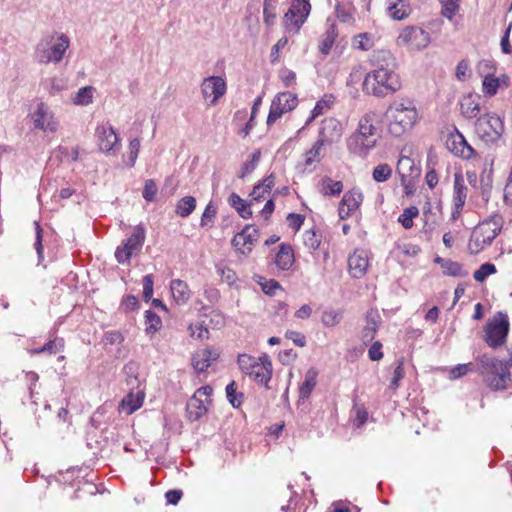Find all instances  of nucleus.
Wrapping results in <instances>:
<instances>
[{"label": "nucleus", "instance_id": "9b49d317", "mask_svg": "<svg viewBox=\"0 0 512 512\" xmlns=\"http://www.w3.org/2000/svg\"><path fill=\"white\" fill-rule=\"evenodd\" d=\"M430 42L429 33L420 27L407 26L399 34L397 44L411 50H421Z\"/></svg>", "mask_w": 512, "mask_h": 512}, {"label": "nucleus", "instance_id": "20e7f679", "mask_svg": "<svg viewBox=\"0 0 512 512\" xmlns=\"http://www.w3.org/2000/svg\"><path fill=\"white\" fill-rule=\"evenodd\" d=\"M401 88V81L395 71L372 70L364 78L363 90L376 97L394 94Z\"/></svg>", "mask_w": 512, "mask_h": 512}, {"label": "nucleus", "instance_id": "f8f14e48", "mask_svg": "<svg viewBox=\"0 0 512 512\" xmlns=\"http://www.w3.org/2000/svg\"><path fill=\"white\" fill-rule=\"evenodd\" d=\"M297 104L298 99L295 94H292L291 92L278 93L272 100L267 117V125L271 126L274 124L283 114L296 108Z\"/></svg>", "mask_w": 512, "mask_h": 512}, {"label": "nucleus", "instance_id": "3c124183", "mask_svg": "<svg viewBox=\"0 0 512 512\" xmlns=\"http://www.w3.org/2000/svg\"><path fill=\"white\" fill-rule=\"evenodd\" d=\"M259 160L260 151H255L254 153H252L251 159L243 164L241 173L239 174V178H244L250 173H252L256 169Z\"/></svg>", "mask_w": 512, "mask_h": 512}, {"label": "nucleus", "instance_id": "f257e3e1", "mask_svg": "<svg viewBox=\"0 0 512 512\" xmlns=\"http://www.w3.org/2000/svg\"><path fill=\"white\" fill-rule=\"evenodd\" d=\"M512 359H500L483 353L475 357V372L492 391H503L512 386Z\"/></svg>", "mask_w": 512, "mask_h": 512}, {"label": "nucleus", "instance_id": "09e8293b", "mask_svg": "<svg viewBox=\"0 0 512 512\" xmlns=\"http://www.w3.org/2000/svg\"><path fill=\"white\" fill-rule=\"evenodd\" d=\"M226 396H227L228 401L230 402V404L233 407H239L242 404L243 394L242 393H239V394L236 393V383H235V381L230 382L226 386Z\"/></svg>", "mask_w": 512, "mask_h": 512}, {"label": "nucleus", "instance_id": "1a4fd4ad", "mask_svg": "<svg viewBox=\"0 0 512 512\" xmlns=\"http://www.w3.org/2000/svg\"><path fill=\"white\" fill-rule=\"evenodd\" d=\"M475 132L486 144L496 143L504 132V125L499 116L486 113L475 122Z\"/></svg>", "mask_w": 512, "mask_h": 512}, {"label": "nucleus", "instance_id": "473e14b6", "mask_svg": "<svg viewBox=\"0 0 512 512\" xmlns=\"http://www.w3.org/2000/svg\"><path fill=\"white\" fill-rule=\"evenodd\" d=\"M320 193L325 196H337L343 190L341 181H334L330 177H324L320 182Z\"/></svg>", "mask_w": 512, "mask_h": 512}, {"label": "nucleus", "instance_id": "f704fd0d", "mask_svg": "<svg viewBox=\"0 0 512 512\" xmlns=\"http://www.w3.org/2000/svg\"><path fill=\"white\" fill-rule=\"evenodd\" d=\"M196 204L193 196H185L177 202L175 212L178 216L186 218L195 210Z\"/></svg>", "mask_w": 512, "mask_h": 512}, {"label": "nucleus", "instance_id": "ea45409f", "mask_svg": "<svg viewBox=\"0 0 512 512\" xmlns=\"http://www.w3.org/2000/svg\"><path fill=\"white\" fill-rule=\"evenodd\" d=\"M146 333H155L161 326V318L151 310L145 312Z\"/></svg>", "mask_w": 512, "mask_h": 512}, {"label": "nucleus", "instance_id": "5701e85b", "mask_svg": "<svg viewBox=\"0 0 512 512\" xmlns=\"http://www.w3.org/2000/svg\"><path fill=\"white\" fill-rule=\"evenodd\" d=\"M481 97L477 94H467L460 100V110L463 117L473 119L480 113Z\"/></svg>", "mask_w": 512, "mask_h": 512}, {"label": "nucleus", "instance_id": "7ed1b4c3", "mask_svg": "<svg viewBox=\"0 0 512 512\" xmlns=\"http://www.w3.org/2000/svg\"><path fill=\"white\" fill-rule=\"evenodd\" d=\"M388 120V131L391 135L399 137L410 130L415 124L418 113L412 101H394L385 113Z\"/></svg>", "mask_w": 512, "mask_h": 512}, {"label": "nucleus", "instance_id": "58836bf2", "mask_svg": "<svg viewBox=\"0 0 512 512\" xmlns=\"http://www.w3.org/2000/svg\"><path fill=\"white\" fill-rule=\"evenodd\" d=\"M303 243L309 250L315 251L321 244V234L313 229L307 230L303 233Z\"/></svg>", "mask_w": 512, "mask_h": 512}, {"label": "nucleus", "instance_id": "4be33fe9", "mask_svg": "<svg viewBox=\"0 0 512 512\" xmlns=\"http://www.w3.org/2000/svg\"><path fill=\"white\" fill-rule=\"evenodd\" d=\"M368 266V253L363 249H356L348 258L349 273L354 278L363 277Z\"/></svg>", "mask_w": 512, "mask_h": 512}, {"label": "nucleus", "instance_id": "8fccbe9b", "mask_svg": "<svg viewBox=\"0 0 512 512\" xmlns=\"http://www.w3.org/2000/svg\"><path fill=\"white\" fill-rule=\"evenodd\" d=\"M341 319L342 315L340 312L336 310H326L322 314L321 322L326 327H334L341 321Z\"/></svg>", "mask_w": 512, "mask_h": 512}, {"label": "nucleus", "instance_id": "39448f33", "mask_svg": "<svg viewBox=\"0 0 512 512\" xmlns=\"http://www.w3.org/2000/svg\"><path fill=\"white\" fill-rule=\"evenodd\" d=\"M503 219L500 215H492L482 223L478 224L468 243L470 253L477 254L489 246L501 231Z\"/></svg>", "mask_w": 512, "mask_h": 512}, {"label": "nucleus", "instance_id": "c9c22d12", "mask_svg": "<svg viewBox=\"0 0 512 512\" xmlns=\"http://www.w3.org/2000/svg\"><path fill=\"white\" fill-rule=\"evenodd\" d=\"M439 3L441 5L440 14L452 21L460 10V0H439Z\"/></svg>", "mask_w": 512, "mask_h": 512}, {"label": "nucleus", "instance_id": "6e6552de", "mask_svg": "<svg viewBox=\"0 0 512 512\" xmlns=\"http://www.w3.org/2000/svg\"><path fill=\"white\" fill-rule=\"evenodd\" d=\"M69 44V38L65 34H61L56 40L53 37L43 39L37 45L36 58L39 63H58L62 60Z\"/></svg>", "mask_w": 512, "mask_h": 512}, {"label": "nucleus", "instance_id": "2eb2a0df", "mask_svg": "<svg viewBox=\"0 0 512 512\" xmlns=\"http://www.w3.org/2000/svg\"><path fill=\"white\" fill-rule=\"evenodd\" d=\"M342 134L343 127L340 121L333 117L325 118L321 122L317 140L325 145H332L341 140Z\"/></svg>", "mask_w": 512, "mask_h": 512}, {"label": "nucleus", "instance_id": "9d476101", "mask_svg": "<svg viewBox=\"0 0 512 512\" xmlns=\"http://www.w3.org/2000/svg\"><path fill=\"white\" fill-rule=\"evenodd\" d=\"M145 241V229L142 225L134 227L131 236L116 249L115 257L119 263H127L132 255L137 254Z\"/></svg>", "mask_w": 512, "mask_h": 512}, {"label": "nucleus", "instance_id": "37998d69", "mask_svg": "<svg viewBox=\"0 0 512 512\" xmlns=\"http://www.w3.org/2000/svg\"><path fill=\"white\" fill-rule=\"evenodd\" d=\"M391 175L392 168L386 163L377 165L372 172L373 180L378 183L387 181Z\"/></svg>", "mask_w": 512, "mask_h": 512}, {"label": "nucleus", "instance_id": "aec40b11", "mask_svg": "<svg viewBox=\"0 0 512 512\" xmlns=\"http://www.w3.org/2000/svg\"><path fill=\"white\" fill-rule=\"evenodd\" d=\"M203 97L207 100L211 98L210 104L214 105L220 97L226 92V83L222 77L210 76L203 80L201 84Z\"/></svg>", "mask_w": 512, "mask_h": 512}, {"label": "nucleus", "instance_id": "393cba45", "mask_svg": "<svg viewBox=\"0 0 512 512\" xmlns=\"http://www.w3.org/2000/svg\"><path fill=\"white\" fill-rule=\"evenodd\" d=\"M219 354L213 349H203L196 352L192 358V365L194 369L198 372L205 371L210 365L212 361L217 360Z\"/></svg>", "mask_w": 512, "mask_h": 512}, {"label": "nucleus", "instance_id": "6ab92c4d", "mask_svg": "<svg viewBox=\"0 0 512 512\" xmlns=\"http://www.w3.org/2000/svg\"><path fill=\"white\" fill-rule=\"evenodd\" d=\"M259 238V231L252 225H247L237 233L232 239V245L243 255H248L253 248L255 242Z\"/></svg>", "mask_w": 512, "mask_h": 512}, {"label": "nucleus", "instance_id": "2f4dec72", "mask_svg": "<svg viewBox=\"0 0 512 512\" xmlns=\"http://www.w3.org/2000/svg\"><path fill=\"white\" fill-rule=\"evenodd\" d=\"M338 36V31L336 29V25L334 23L330 24L326 32L323 34L322 39L319 44V50L322 54L328 55L336 38Z\"/></svg>", "mask_w": 512, "mask_h": 512}, {"label": "nucleus", "instance_id": "c756f323", "mask_svg": "<svg viewBox=\"0 0 512 512\" xmlns=\"http://www.w3.org/2000/svg\"><path fill=\"white\" fill-rule=\"evenodd\" d=\"M170 290L174 301L178 305L187 303L190 299V290L186 282L180 279H174L170 283Z\"/></svg>", "mask_w": 512, "mask_h": 512}, {"label": "nucleus", "instance_id": "a18cd8bd", "mask_svg": "<svg viewBox=\"0 0 512 512\" xmlns=\"http://www.w3.org/2000/svg\"><path fill=\"white\" fill-rule=\"evenodd\" d=\"M499 85L500 83L498 78L492 75H486L482 82L483 92L486 96L492 97L497 93Z\"/></svg>", "mask_w": 512, "mask_h": 512}, {"label": "nucleus", "instance_id": "f3484780", "mask_svg": "<svg viewBox=\"0 0 512 512\" xmlns=\"http://www.w3.org/2000/svg\"><path fill=\"white\" fill-rule=\"evenodd\" d=\"M446 146L451 153L463 159H471L475 154V150L456 128L449 134Z\"/></svg>", "mask_w": 512, "mask_h": 512}, {"label": "nucleus", "instance_id": "0e129e2a", "mask_svg": "<svg viewBox=\"0 0 512 512\" xmlns=\"http://www.w3.org/2000/svg\"><path fill=\"white\" fill-rule=\"evenodd\" d=\"M481 197L485 203H487L490 199L491 190H492V180L490 176H487L486 179L481 178Z\"/></svg>", "mask_w": 512, "mask_h": 512}, {"label": "nucleus", "instance_id": "dca6fc26", "mask_svg": "<svg viewBox=\"0 0 512 512\" xmlns=\"http://www.w3.org/2000/svg\"><path fill=\"white\" fill-rule=\"evenodd\" d=\"M467 199V186L465 185L464 177L460 172L454 174L453 184V199H452V211L451 219L457 220L463 210Z\"/></svg>", "mask_w": 512, "mask_h": 512}, {"label": "nucleus", "instance_id": "6e6d98bb", "mask_svg": "<svg viewBox=\"0 0 512 512\" xmlns=\"http://www.w3.org/2000/svg\"><path fill=\"white\" fill-rule=\"evenodd\" d=\"M158 192V187L153 179H148L145 181V185L143 188L142 196L147 202H152L155 200V197Z\"/></svg>", "mask_w": 512, "mask_h": 512}, {"label": "nucleus", "instance_id": "0eeeda50", "mask_svg": "<svg viewBox=\"0 0 512 512\" xmlns=\"http://www.w3.org/2000/svg\"><path fill=\"white\" fill-rule=\"evenodd\" d=\"M510 323L506 313L497 312L484 327L483 340L492 348L497 349L506 343Z\"/></svg>", "mask_w": 512, "mask_h": 512}, {"label": "nucleus", "instance_id": "a19ab883", "mask_svg": "<svg viewBox=\"0 0 512 512\" xmlns=\"http://www.w3.org/2000/svg\"><path fill=\"white\" fill-rule=\"evenodd\" d=\"M418 214V208L416 206H410L403 210V213L399 216L398 221L405 229H410L413 227V218L417 217Z\"/></svg>", "mask_w": 512, "mask_h": 512}, {"label": "nucleus", "instance_id": "4468645a", "mask_svg": "<svg viewBox=\"0 0 512 512\" xmlns=\"http://www.w3.org/2000/svg\"><path fill=\"white\" fill-rule=\"evenodd\" d=\"M310 10L311 5L308 0L293 1L291 7L284 16L287 29L299 30L308 17Z\"/></svg>", "mask_w": 512, "mask_h": 512}, {"label": "nucleus", "instance_id": "774afa93", "mask_svg": "<svg viewBox=\"0 0 512 512\" xmlns=\"http://www.w3.org/2000/svg\"><path fill=\"white\" fill-rule=\"evenodd\" d=\"M65 87L66 84L63 79L53 77L49 79V87L47 89L51 95H55L65 89Z\"/></svg>", "mask_w": 512, "mask_h": 512}, {"label": "nucleus", "instance_id": "680f3d73", "mask_svg": "<svg viewBox=\"0 0 512 512\" xmlns=\"http://www.w3.org/2000/svg\"><path fill=\"white\" fill-rule=\"evenodd\" d=\"M190 335L197 339H208L209 331L202 324H195L189 326Z\"/></svg>", "mask_w": 512, "mask_h": 512}, {"label": "nucleus", "instance_id": "72a5a7b5", "mask_svg": "<svg viewBox=\"0 0 512 512\" xmlns=\"http://www.w3.org/2000/svg\"><path fill=\"white\" fill-rule=\"evenodd\" d=\"M324 143L317 140L311 149L304 154V163L306 166H311L314 163H319L324 157L323 147Z\"/></svg>", "mask_w": 512, "mask_h": 512}, {"label": "nucleus", "instance_id": "b1692460", "mask_svg": "<svg viewBox=\"0 0 512 512\" xmlns=\"http://www.w3.org/2000/svg\"><path fill=\"white\" fill-rule=\"evenodd\" d=\"M371 63L374 66L373 70L395 71L396 59L388 50L374 51L371 57Z\"/></svg>", "mask_w": 512, "mask_h": 512}, {"label": "nucleus", "instance_id": "412c9836", "mask_svg": "<svg viewBox=\"0 0 512 512\" xmlns=\"http://www.w3.org/2000/svg\"><path fill=\"white\" fill-rule=\"evenodd\" d=\"M363 201V194L359 189L347 191L339 204L338 214L341 219L349 218L355 212Z\"/></svg>", "mask_w": 512, "mask_h": 512}, {"label": "nucleus", "instance_id": "f03ea898", "mask_svg": "<svg viewBox=\"0 0 512 512\" xmlns=\"http://www.w3.org/2000/svg\"><path fill=\"white\" fill-rule=\"evenodd\" d=\"M379 120L380 117L375 111H369L359 119L356 131L346 140L347 149L351 153L366 157L376 146L379 135L375 123Z\"/></svg>", "mask_w": 512, "mask_h": 512}, {"label": "nucleus", "instance_id": "a211bd4d", "mask_svg": "<svg viewBox=\"0 0 512 512\" xmlns=\"http://www.w3.org/2000/svg\"><path fill=\"white\" fill-rule=\"evenodd\" d=\"M32 119L34 126L37 129L53 133L56 132L58 128V122L56 121L53 112L43 102H40L37 105L35 112L32 114Z\"/></svg>", "mask_w": 512, "mask_h": 512}, {"label": "nucleus", "instance_id": "423d86ee", "mask_svg": "<svg viewBox=\"0 0 512 512\" xmlns=\"http://www.w3.org/2000/svg\"><path fill=\"white\" fill-rule=\"evenodd\" d=\"M237 362L245 375L267 387L272 376V362L268 355L264 354L256 358L248 354H240Z\"/></svg>", "mask_w": 512, "mask_h": 512}, {"label": "nucleus", "instance_id": "bf43d9fd", "mask_svg": "<svg viewBox=\"0 0 512 512\" xmlns=\"http://www.w3.org/2000/svg\"><path fill=\"white\" fill-rule=\"evenodd\" d=\"M259 284L261 285L263 292L267 295H275L276 291L281 289L279 282L274 279H264V281L259 282Z\"/></svg>", "mask_w": 512, "mask_h": 512}, {"label": "nucleus", "instance_id": "603ef678", "mask_svg": "<svg viewBox=\"0 0 512 512\" xmlns=\"http://www.w3.org/2000/svg\"><path fill=\"white\" fill-rule=\"evenodd\" d=\"M264 23L273 26L276 19V6L269 0L264 1L263 6Z\"/></svg>", "mask_w": 512, "mask_h": 512}, {"label": "nucleus", "instance_id": "c85d7f7f", "mask_svg": "<svg viewBox=\"0 0 512 512\" xmlns=\"http://www.w3.org/2000/svg\"><path fill=\"white\" fill-rule=\"evenodd\" d=\"M211 400L203 401L202 399H197V397H191L187 403V413L188 417L192 421L199 420L202 416H204L208 411V405Z\"/></svg>", "mask_w": 512, "mask_h": 512}, {"label": "nucleus", "instance_id": "e2e57ef3", "mask_svg": "<svg viewBox=\"0 0 512 512\" xmlns=\"http://www.w3.org/2000/svg\"><path fill=\"white\" fill-rule=\"evenodd\" d=\"M153 296V276L151 274L143 277V298L149 301Z\"/></svg>", "mask_w": 512, "mask_h": 512}, {"label": "nucleus", "instance_id": "de8ad7c7", "mask_svg": "<svg viewBox=\"0 0 512 512\" xmlns=\"http://www.w3.org/2000/svg\"><path fill=\"white\" fill-rule=\"evenodd\" d=\"M497 272V269H496V266L492 263H484L482 264L479 269H477L474 274H473V277L474 279L477 281V282H483L485 281V279L490 276V275H493Z\"/></svg>", "mask_w": 512, "mask_h": 512}, {"label": "nucleus", "instance_id": "cd10ccee", "mask_svg": "<svg viewBox=\"0 0 512 512\" xmlns=\"http://www.w3.org/2000/svg\"><path fill=\"white\" fill-rule=\"evenodd\" d=\"M294 263L293 249L288 244H280L279 251L275 256V264L283 271L289 270Z\"/></svg>", "mask_w": 512, "mask_h": 512}, {"label": "nucleus", "instance_id": "c03bdc74", "mask_svg": "<svg viewBox=\"0 0 512 512\" xmlns=\"http://www.w3.org/2000/svg\"><path fill=\"white\" fill-rule=\"evenodd\" d=\"M377 332V323L373 317L367 316L366 326L362 331V340L365 344L371 342Z\"/></svg>", "mask_w": 512, "mask_h": 512}, {"label": "nucleus", "instance_id": "69168bd1", "mask_svg": "<svg viewBox=\"0 0 512 512\" xmlns=\"http://www.w3.org/2000/svg\"><path fill=\"white\" fill-rule=\"evenodd\" d=\"M285 337L299 347H304L306 345V337L300 332L288 330L285 333Z\"/></svg>", "mask_w": 512, "mask_h": 512}, {"label": "nucleus", "instance_id": "4d7b16f0", "mask_svg": "<svg viewBox=\"0 0 512 512\" xmlns=\"http://www.w3.org/2000/svg\"><path fill=\"white\" fill-rule=\"evenodd\" d=\"M139 150H140V140L137 139V138L132 139L129 142L128 153H127V156H128V163L127 164L130 167H133L135 165L136 159L138 157Z\"/></svg>", "mask_w": 512, "mask_h": 512}, {"label": "nucleus", "instance_id": "4c0bfd02", "mask_svg": "<svg viewBox=\"0 0 512 512\" xmlns=\"http://www.w3.org/2000/svg\"><path fill=\"white\" fill-rule=\"evenodd\" d=\"M443 273L447 276L453 277H466L468 272L462 268V265L458 262L447 259L442 262Z\"/></svg>", "mask_w": 512, "mask_h": 512}, {"label": "nucleus", "instance_id": "e433bc0d", "mask_svg": "<svg viewBox=\"0 0 512 512\" xmlns=\"http://www.w3.org/2000/svg\"><path fill=\"white\" fill-rule=\"evenodd\" d=\"M95 89L92 86H85L80 88L72 98L75 105H88L92 103Z\"/></svg>", "mask_w": 512, "mask_h": 512}, {"label": "nucleus", "instance_id": "79ce46f5", "mask_svg": "<svg viewBox=\"0 0 512 512\" xmlns=\"http://www.w3.org/2000/svg\"><path fill=\"white\" fill-rule=\"evenodd\" d=\"M217 214V207L212 203L209 202L207 206L204 209V212L201 217L200 226L201 227H207L211 228L214 222V219Z\"/></svg>", "mask_w": 512, "mask_h": 512}, {"label": "nucleus", "instance_id": "5fc2aeb1", "mask_svg": "<svg viewBox=\"0 0 512 512\" xmlns=\"http://www.w3.org/2000/svg\"><path fill=\"white\" fill-rule=\"evenodd\" d=\"M141 405H142V400H140L139 398L134 400L132 394H129L121 402V408L123 411L126 412V414H132L134 411H136L138 408H140Z\"/></svg>", "mask_w": 512, "mask_h": 512}, {"label": "nucleus", "instance_id": "052dcab7", "mask_svg": "<svg viewBox=\"0 0 512 512\" xmlns=\"http://www.w3.org/2000/svg\"><path fill=\"white\" fill-rule=\"evenodd\" d=\"M404 374H405V372H404V368H403V361L400 360V361H398V364L394 369V375L390 382L391 389L395 390L399 387V382L401 381V379H403Z\"/></svg>", "mask_w": 512, "mask_h": 512}, {"label": "nucleus", "instance_id": "864d4df0", "mask_svg": "<svg viewBox=\"0 0 512 512\" xmlns=\"http://www.w3.org/2000/svg\"><path fill=\"white\" fill-rule=\"evenodd\" d=\"M63 348V341L60 340L57 342L56 340H50L42 347L33 350V353L40 354L44 352H48L49 354H56L60 352Z\"/></svg>", "mask_w": 512, "mask_h": 512}, {"label": "nucleus", "instance_id": "a878e982", "mask_svg": "<svg viewBox=\"0 0 512 512\" xmlns=\"http://www.w3.org/2000/svg\"><path fill=\"white\" fill-rule=\"evenodd\" d=\"M387 13L393 20L401 21L411 13L408 0H387Z\"/></svg>", "mask_w": 512, "mask_h": 512}, {"label": "nucleus", "instance_id": "ddd939ff", "mask_svg": "<svg viewBox=\"0 0 512 512\" xmlns=\"http://www.w3.org/2000/svg\"><path fill=\"white\" fill-rule=\"evenodd\" d=\"M95 136L97 138L100 151L104 153L117 154L121 148V143L114 128L110 124L100 125L96 128Z\"/></svg>", "mask_w": 512, "mask_h": 512}, {"label": "nucleus", "instance_id": "13d9d810", "mask_svg": "<svg viewBox=\"0 0 512 512\" xmlns=\"http://www.w3.org/2000/svg\"><path fill=\"white\" fill-rule=\"evenodd\" d=\"M472 371H475V362L459 364L451 370V377L460 378Z\"/></svg>", "mask_w": 512, "mask_h": 512}, {"label": "nucleus", "instance_id": "bb28decb", "mask_svg": "<svg viewBox=\"0 0 512 512\" xmlns=\"http://www.w3.org/2000/svg\"><path fill=\"white\" fill-rule=\"evenodd\" d=\"M274 185L275 177L273 174H270L267 177H265L261 183H258L257 185L254 186L250 194L251 203L265 200L270 195Z\"/></svg>", "mask_w": 512, "mask_h": 512}, {"label": "nucleus", "instance_id": "49530a36", "mask_svg": "<svg viewBox=\"0 0 512 512\" xmlns=\"http://www.w3.org/2000/svg\"><path fill=\"white\" fill-rule=\"evenodd\" d=\"M123 372L125 373V375L127 376V384L131 387V388H134L137 384H138V378H137V374H138V365L136 362H128L124 368H123Z\"/></svg>", "mask_w": 512, "mask_h": 512}, {"label": "nucleus", "instance_id": "338daca9", "mask_svg": "<svg viewBox=\"0 0 512 512\" xmlns=\"http://www.w3.org/2000/svg\"><path fill=\"white\" fill-rule=\"evenodd\" d=\"M335 12L336 17L343 23H351L354 21L351 12L340 4L336 5Z\"/></svg>", "mask_w": 512, "mask_h": 512}, {"label": "nucleus", "instance_id": "7c9ffc66", "mask_svg": "<svg viewBox=\"0 0 512 512\" xmlns=\"http://www.w3.org/2000/svg\"><path fill=\"white\" fill-rule=\"evenodd\" d=\"M318 371L315 368H310L306 374L303 383L299 388V395L301 399H307L317 384Z\"/></svg>", "mask_w": 512, "mask_h": 512}]
</instances>
